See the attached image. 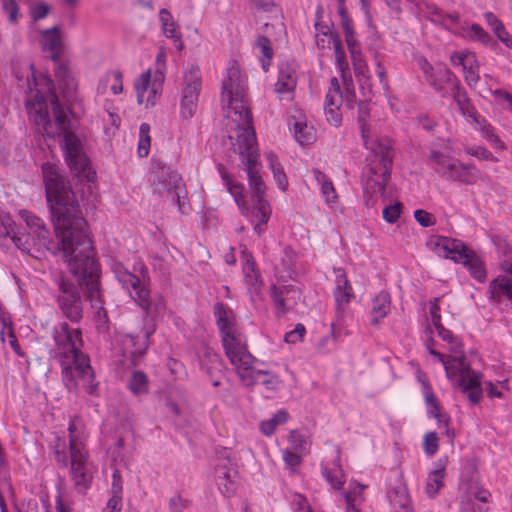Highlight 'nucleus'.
<instances>
[{
	"label": "nucleus",
	"instance_id": "1",
	"mask_svg": "<svg viewBox=\"0 0 512 512\" xmlns=\"http://www.w3.org/2000/svg\"><path fill=\"white\" fill-rule=\"evenodd\" d=\"M14 75L18 86L24 88L25 108L38 132L53 140L62 136L60 146L72 175L79 181L93 183L96 172L91 168L81 140L70 130L71 123L67 115L69 104L61 103L53 79L46 74L37 77L33 63L14 68Z\"/></svg>",
	"mask_w": 512,
	"mask_h": 512
},
{
	"label": "nucleus",
	"instance_id": "2",
	"mask_svg": "<svg viewBox=\"0 0 512 512\" xmlns=\"http://www.w3.org/2000/svg\"><path fill=\"white\" fill-rule=\"evenodd\" d=\"M46 202L54 226L55 236L67 259L94 250L88 225L80 204L67 177L50 162L41 165Z\"/></svg>",
	"mask_w": 512,
	"mask_h": 512
},
{
	"label": "nucleus",
	"instance_id": "3",
	"mask_svg": "<svg viewBox=\"0 0 512 512\" xmlns=\"http://www.w3.org/2000/svg\"><path fill=\"white\" fill-rule=\"evenodd\" d=\"M95 250L68 259L69 271L78 276L85 287V296L94 310L93 322L98 334L104 339L110 337V320L105 309V300L101 288L100 264L95 257Z\"/></svg>",
	"mask_w": 512,
	"mask_h": 512
},
{
	"label": "nucleus",
	"instance_id": "4",
	"mask_svg": "<svg viewBox=\"0 0 512 512\" xmlns=\"http://www.w3.org/2000/svg\"><path fill=\"white\" fill-rule=\"evenodd\" d=\"M138 272L139 275L131 273L121 263H116L113 266L115 278L143 309L146 316L151 319L162 316L166 310L165 300L158 293L151 294L147 288L149 283L148 268L140 263Z\"/></svg>",
	"mask_w": 512,
	"mask_h": 512
},
{
	"label": "nucleus",
	"instance_id": "5",
	"mask_svg": "<svg viewBox=\"0 0 512 512\" xmlns=\"http://www.w3.org/2000/svg\"><path fill=\"white\" fill-rule=\"evenodd\" d=\"M53 338L56 345V357L59 359L62 378L69 391H75L78 387L75 381L73 365L85 363L88 358L81 350L83 346L82 331L79 328H71L67 322L59 323L53 330Z\"/></svg>",
	"mask_w": 512,
	"mask_h": 512
},
{
	"label": "nucleus",
	"instance_id": "6",
	"mask_svg": "<svg viewBox=\"0 0 512 512\" xmlns=\"http://www.w3.org/2000/svg\"><path fill=\"white\" fill-rule=\"evenodd\" d=\"M222 103L224 116L235 123L237 132L247 126H253L244 81L241 78L240 69L236 65L227 69V75L222 85Z\"/></svg>",
	"mask_w": 512,
	"mask_h": 512
},
{
	"label": "nucleus",
	"instance_id": "7",
	"mask_svg": "<svg viewBox=\"0 0 512 512\" xmlns=\"http://www.w3.org/2000/svg\"><path fill=\"white\" fill-rule=\"evenodd\" d=\"M75 277L76 281L63 274L56 276L53 279L56 287L53 297L62 317L72 324H79L84 318L87 298L84 285L78 276Z\"/></svg>",
	"mask_w": 512,
	"mask_h": 512
},
{
	"label": "nucleus",
	"instance_id": "8",
	"mask_svg": "<svg viewBox=\"0 0 512 512\" xmlns=\"http://www.w3.org/2000/svg\"><path fill=\"white\" fill-rule=\"evenodd\" d=\"M236 145L239 150L241 163L246 167L248 185L252 199L264 198L266 185L260 174L256 134L253 126H247L237 132Z\"/></svg>",
	"mask_w": 512,
	"mask_h": 512
},
{
	"label": "nucleus",
	"instance_id": "9",
	"mask_svg": "<svg viewBox=\"0 0 512 512\" xmlns=\"http://www.w3.org/2000/svg\"><path fill=\"white\" fill-rule=\"evenodd\" d=\"M213 313L227 357L233 365L249 369L252 355L245 350L234 334L235 314L233 310L226 304L217 302L214 305Z\"/></svg>",
	"mask_w": 512,
	"mask_h": 512
},
{
	"label": "nucleus",
	"instance_id": "10",
	"mask_svg": "<svg viewBox=\"0 0 512 512\" xmlns=\"http://www.w3.org/2000/svg\"><path fill=\"white\" fill-rule=\"evenodd\" d=\"M435 246L438 248V253L444 258L463 264L474 279L479 282L486 280L487 275L483 261L461 240L438 236Z\"/></svg>",
	"mask_w": 512,
	"mask_h": 512
},
{
	"label": "nucleus",
	"instance_id": "11",
	"mask_svg": "<svg viewBox=\"0 0 512 512\" xmlns=\"http://www.w3.org/2000/svg\"><path fill=\"white\" fill-rule=\"evenodd\" d=\"M379 149L374 160L366 167L363 189L365 194L383 196L391 176L393 150L390 146H382V144L379 145Z\"/></svg>",
	"mask_w": 512,
	"mask_h": 512
},
{
	"label": "nucleus",
	"instance_id": "12",
	"mask_svg": "<svg viewBox=\"0 0 512 512\" xmlns=\"http://www.w3.org/2000/svg\"><path fill=\"white\" fill-rule=\"evenodd\" d=\"M202 88L201 71L198 65H190L183 75V89L180 102L182 118H191L196 111L198 98Z\"/></svg>",
	"mask_w": 512,
	"mask_h": 512
},
{
	"label": "nucleus",
	"instance_id": "13",
	"mask_svg": "<svg viewBox=\"0 0 512 512\" xmlns=\"http://www.w3.org/2000/svg\"><path fill=\"white\" fill-rule=\"evenodd\" d=\"M51 59L55 64L54 75L57 81V89L65 104H72L77 101L78 84L69 69L67 63L61 61L63 50H49Z\"/></svg>",
	"mask_w": 512,
	"mask_h": 512
},
{
	"label": "nucleus",
	"instance_id": "14",
	"mask_svg": "<svg viewBox=\"0 0 512 512\" xmlns=\"http://www.w3.org/2000/svg\"><path fill=\"white\" fill-rule=\"evenodd\" d=\"M423 71L429 85L440 94L441 97H447L451 93L446 89V85H450L451 91H453V89L456 88V82H460L457 76L445 66L434 69L432 65L425 62Z\"/></svg>",
	"mask_w": 512,
	"mask_h": 512
},
{
	"label": "nucleus",
	"instance_id": "15",
	"mask_svg": "<svg viewBox=\"0 0 512 512\" xmlns=\"http://www.w3.org/2000/svg\"><path fill=\"white\" fill-rule=\"evenodd\" d=\"M155 169L153 185L155 191L160 195H163L165 192L170 194L176 189H179L180 186H183L180 174L167 165L158 164Z\"/></svg>",
	"mask_w": 512,
	"mask_h": 512
},
{
	"label": "nucleus",
	"instance_id": "16",
	"mask_svg": "<svg viewBox=\"0 0 512 512\" xmlns=\"http://www.w3.org/2000/svg\"><path fill=\"white\" fill-rule=\"evenodd\" d=\"M25 222L27 226L33 231V233L37 235L39 240H41L42 244L46 246V248L49 251L53 252L54 254L61 252L64 261L69 266V261L65 256L64 250L62 248L55 247V245L58 244L59 239H57L56 241L50 239V231L46 227L43 219L31 213H27V215L25 216ZM56 238L58 237L56 236Z\"/></svg>",
	"mask_w": 512,
	"mask_h": 512
},
{
	"label": "nucleus",
	"instance_id": "17",
	"mask_svg": "<svg viewBox=\"0 0 512 512\" xmlns=\"http://www.w3.org/2000/svg\"><path fill=\"white\" fill-rule=\"evenodd\" d=\"M215 473L216 483L221 494L225 497L234 495L237 489L235 478L238 475V471L230 465V461L223 460L218 463L215 468Z\"/></svg>",
	"mask_w": 512,
	"mask_h": 512
},
{
	"label": "nucleus",
	"instance_id": "18",
	"mask_svg": "<svg viewBox=\"0 0 512 512\" xmlns=\"http://www.w3.org/2000/svg\"><path fill=\"white\" fill-rule=\"evenodd\" d=\"M335 282L336 286L333 291V296L336 302L337 314L341 316L344 314L347 305L351 302L355 295L344 271L340 269L338 270Z\"/></svg>",
	"mask_w": 512,
	"mask_h": 512
},
{
	"label": "nucleus",
	"instance_id": "19",
	"mask_svg": "<svg viewBox=\"0 0 512 512\" xmlns=\"http://www.w3.org/2000/svg\"><path fill=\"white\" fill-rule=\"evenodd\" d=\"M154 332V328H146L137 334H128L127 338L133 347L130 351V361L134 366L139 365L141 358L145 355L149 347V338Z\"/></svg>",
	"mask_w": 512,
	"mask_h": 512
},
{
	"label": "nucleus",
	"instance_id": "20",
	"mask_svg": "<svg viewBox=\"0 0 512 512\" xmlns=\"http://www.w3.org/2000/svg\"><path fill=\"white\" fill-rule=\"evenodd\" d=\"M479 170L473 164H463L458 160L450 166L446 180L472 185L479 179Z\"/></svg>",
	"mask_w": 512,
	"mask_h": 512
},
{
	"label": "nucleus",
	"instance_id": "21",
	"mask_svg": "<svg viewBox=\"0 0 512 512\" xmlns=\"http://www.w3.org/2000/svg\"><path fill=\"white\" fill-rule=\"evenodd\" d=\"M450 95L457 104L461 114L464 117L471 119L473 122L479 124V114L472 104L467 92L461 86L460 82H456V88L451 91Z\"/></svg>",
	"mask_w": 512,
	"mask_h": 512
},
{
	"label": "nucleus",
	"instance_id": "22",
	"mask_svg": "<svg viewBox=\"0 0 512 512\" xmlns=\"http://www.w3.org/2000/svg\"><path fill=\"white\" fill-rule=\"evenodd\" d=\"M75 379L80 378L84 381L85 391L91 396L97 395L98 382H95V373L90 365L89 357L85 359V363H77L73 365ZM77 382V380H75Z\"/></svg>",
	"mask_w": 512,
	"mask_h": 512
},
{
	"label": "nucleus",
	"instance_id": "23",
	"mask_svg": "<svg viewBox=\"0 0 512 512\" xmlns=\"http://www.w3.org/2000/svg\"><path fill=\"white\" fill-rule=\"evenodd\" d=\"M488 291L490 298L498 303L502 302L503 298L512 301V279L507 275H499L490 282Z\"/></svg>",
	"mask_w": 512,
	"mask_h": 512
},
{
	"label": "nucleus",
	"instance_id": "24",
	"mask_svg": "<svg viewBox=\"0 0 512 512\" xmlns=\"http://www.w3.org/2000/svg\"><path fill=\"white\" fill-rule=\"evenodd\" d=\"M241 259L244 262L243 273L248 285L253 287H260L262 285L260 273L252 253L248 251L247 248L242 250Z\"/></svg>",
	"mask_w": 512,
	"mask_h": 512
},
{
	"label": "nucleus",
	"instance_id": "25",
	"mask_svg": "<svg viewBox=\"0 0 512 512\" xmlns=\"http://www.w3.org/2000/svg\"><path fill=\"white\" fill-rule=\"evenodd\" d=\"M253 359L254 358L252 357V359L250 361L249 369H245L244 367H242L245 371L248 372V375L247 376L242 375V378L243 379L248 378L250 380L249 382H247V385L261 383L267 389L275 390L279 383L278 377L270 374L268 371L252 369L251 364H252ZM237 367L240 368L239 366H237Z\"/></svg>",
	"mask_w": 512,
	"mask_h": 512
},
{
	"label": "nucleus",
	"instance_id": "26",
	"mask_svg": "<svg viewBox=\"0 0 512 512\" xmlns=\"http://www.w3.org/2000/svg\"><path fill=\"white\" fill-rule=\"evenodd\" d=\"M391 299L390 295L386 291H380L372 301V314L373 317L370 324L377 326L379 322L385 318L390 312Z\"/></svg>",
	"mask_w": 512,
	"mask_h": 512
},
{
	"label": "nucleus",
	"instance_id": "27",
	"mask_svg": "<svg viewBox=\"0 0 512 512\" xmlns=\"http://www.w3.org/2000/svg\"><path fill=\"white\" fill-rule=\"evenodd\" d=\"M388 498L397 512H412L411 500L405 486L399 485L391 489Z\"/></svg>",
	"mask_w": 512,
	"mask_h": 512
},
{
	"label": "nucleus",
	"instance_id": "28",
	"mask_svg": "<svg viewBox=\"0 0 512 512\" xmlns=\"http://www.w3.org/2000/svg\"><path fill=\"white\" fill-rule=\"evenodd\" d=\"M71 475L74 485L79 493H85L90 487L92 475L87 464H72Z\"/></svg>",
	"mask_w": 512,
	"mask_h": 512
},
{
	"label": "nucleus",
	"instance_id": "29",
	"mask_svg": "<svg viewBox=\"0 0 512 512\" xmlns=\"http://www.w3.org/2000/svg\"><path fill=\"white\" fill-rule=\"evenodd\" d=\"M253 206L249 207V211L246 217L250 216L252 223L261 222L267 223L271 216V206L269 202L264 198L252 199Z\"/></svg>",
	"mask_w": 512,
	"mask_h": 512
},
{
	"label": "nucleus",
	"instance_id": "30",
	"mask_svg": "<svg viewBox=\"0 0 512 512\" xmlns=\"http://www.w3.org/2000/svg\"><path fill=\"white\" fill-rule=\"evenodd\" d=\"M291 292H296V288L293 285L277 286L276 284H272L270 286V297L272 298L276 309L281 315H284L288 312V308L285 302V295H288Z\"/></svg>",
	"mask_w": 512,
	"mask_h": 512
},
{
	"label": "nucleus",
	"instance_id": "31",
	"mask_svg": "<svg viewBox=\"0 0 512 512\" xmlns=\"http://www.w3.org/2000/svg\"><path fill=\"white\" fill-rule=\"evenodd\" d=\"M150 381L148 376L140 370H134L128 380V388L135 396L146 395L149 393Z\"/></svg>",
	"mask_w": 512,
	"mask_h": 512
},
{
	"label": "nucleus",
	"instance_id": "32",
	"mask_svg": "<svg viewBox=\"0 0 512 512\" xmlns=\"http://www.w3.org/2000/svg\"><path fill=\"white\" fill-rule=\"evenodd\" d=\"M201 370L204 371L209 378L214 377V372H221L222 360L220 356L210 348H206L203 358L200 361Z\"/></svg>",
	"mask_w": 512,
	"mask_h": 512
},
{
	"label": "nucleus",
	"instance_id": "33",
	"mask_svg": "<svg viewBox=\"0 0 512 512\" xmlns=\"http://www.w3.org/2000/svg\"><path fill=\"white\" fill-rule=\"evenodd\" d=\"M312 174L318 184L321 185V193L327 203H334L337 199V194L332 181L329 177L320 171L318 168L312 169Z\"/></svg>",
	"mask_w": 512,
	"mask_h": 512
},
{
	"label": "nucleus",
	"instance_id": "34",
	"mask_svg": "<svg viewBox=\"0 0 512 512\" xmlns=\"http://www.w3.org/2000/svg\"><path fill=\"white\" fill-rule=\"evenodd\" d=\"M42 45L45 51L48 50H63V42L58 26L42 30Z\"/></svg>",
	"mask_w": 512,
	"mask_h": 512
},
{
	"label": "nucleus",
	"instance_id": "35",
	"mask_svg": "<svg viewBox=\"0 0 512 512\" xmlns=\"http://www.w3.org/2000/svg\"><path fill=\"white\" fill-rule=\"evenodd\" d=\"M444 470L445 466L443 464H439L438 468L429 474L426 484V492L430 498L435 497L441 487H443Z\"/></svg>",
	"mask_w": 512,
	"mask_h": 512
},
{
	"label": "nucleus",
	"instance_id": "36",
	"mask_svg": "<svg viewBox=\"0 0 512 512\" xmlns=\"http://www.w3.org/2000/svg\"><path fill=\"white\" fill-rule=\"evenodd\" d=\"M430 160L437 165L435 172L444 179L449 175V168L454 166L455 161L450 156L436 150L431 151Z\"/></svg>",
	"mask_w": 512,
	"mask_h": 512
},
{
	"label": "nucleus",
	"instance_id": "37",
	"mask_svg": "<svg viewBox=\"0 0 512 512\" xmlns=\"http://www.w3.org/2000/svg\"><path fill=\"white\" fill-rule=\"evenodd\" d=\"M229 193L233 196L237 206L239 207L242 215H247L249 211V205L245 201L244 197V185L239 182H234L233 179L229 180L225 184Z\"/></svg>",
	"mask_w": 512,
	"mask_h": 512
},
{
	"label": "nucleus",
	"instance_id": "38",
	"mask_svg": "<svg viewBox=\"0 0 512 512\" xmlns=\"http://www.w3.org/2000/svg\"><path fill=\"white\" fill-rule=\"evenodd\" d=\"M288 417V412L286 410H278L270 419L264 420L260 423L261 432L266 436L272 435L275 432L278 425L287 422Z\"/></svg>",
	"mask_w": 512,
	"mask_h": 512
},
{
	"label": "nucleus",
	"instance_id": "39",
	"mask_svg": "<svg viewBox=\"0 0 512 512\" xmlns=\"http://www.w3.org/2000/svg\"><path fill=\"white\" fill-rule=\"evenodd\" d=\"M267 159L269 162V168L272 171L273 178L276 181L278 188L282 191H286L288 180L281 164L278 162L276 155L269 153L267 155Z\"/></svg>",
	"mask_w": 512,
	"mask_h": 512
},
{
	"label": "nucleus",
	"instance_id": "40",
	"mask_svg": "<svg viewBox=\"0 0 512 512\" xmlns=\"http://www.w3.org/2000/svg\"><path fill=\"white\" fill-rule=\"evenodd\" d=\"M294 136L301 145L311 144L315 140V130L306 123L295 121L293 124Z\"/></svg>",
	"mask_w": 512,
	"mask_h": 512
},
{
	"label": "nucleus",
	"instance_id": "41",
	"mask_svg": "<svg viewBox=\"0 0 512 512\" xmlns=\"http://www.w3.org/2000/svg\"><path fill=\"white\" fill-rule=\"evenodd\" d=\"M296 86L295 76L288 70L281 69L279 72L277 83L275 84V91L283 94L291 92Z\"/></svg>",
	"mask_w": 512,
	"mask_h": 512
},
{
	"label": "nucleus",
	"instance_id": "42",
	"mask_svg": "<svg viewBox=\"0 0 512 512\" xmlns=\"http://www.w3.org/2000/svg\"><path fill=\"white\" fill-rule=\"evenodd\" d=\"M150 125L148 123H142L139 128V143H138V155L140 157H147L151 145L150 139Z\"/></svg>",
	"mask_w": 512,
	"mask_h": 512
},
{
	"label": "nucleus",
	"instance_id": "43",
	"mask_svg": "<svg viewBox=\"0 0 512 512\" xmlns=\"http://www.w3.org/2000/svg\"><path fill=\"white\" fill-rule=\"evenodd\" d=\"M160 21L162 24L163 33L167 38L173 40H179V36L176 33V29L174 26V22L172 21V16L167 9H161L159 12Z\"/></svg>",
	"mask_w": 512,
	"mask_h": 512
},
{
	"label": "nucleus",
	"instance_id": "44",
	"mask_svg": "<svg viewBox=\"0 0 512 512\" xmlns=\"http://www.w3.org/2000/svg\"><path fill=\"white\" fill-rule=\"evenodd\" d=\"M151 74L150 71L142 73L135 81L134 87L137 94L138 104H144V96L150 87Z\"/></svg>",
	"mask_w": 512,
	"mask_h": 512
},
{
	"label": "nucleus",
	"instance_id": "45",
	"mask_svg": "<svg viewBox=\"0 0 512 512\" xmlns=\"http://www.w3.org/2000/svg\"><path fill=\"white\" fill-rule=\"evenodd\" d=\"M70 458L72 464H87L88 455L83 451L82 443L79 440H69Z\"/></svg>",
	"mask_w": 512,
	"mask_h": 512
},
{
	"label": "nucleus",
	"instance_id": "46",
	"mask_svg": "<svg viewBox=\"0 0 512 512\" xmlns=\"http://www.w3.org/2000/svg\"><path fill=\"white\" fill-rule=\"evenodd\" d=\"M481 376L479 372H475L466 377L462 375L458 380V386L461 387L463 393H466L469 389L482 388Z\"/></svg>",
	"mask_w": 512,
	"mask_h": 512
},
{
	"label": "nucleus",
	"instance_id": "47",
	"mask_svg": "<svg viewBox=\"0 0 512 512\" xmlns=\"http://www.w3.org/2000/svg\"><path fill=\"white\" fill-rule=\"evenodd\" d=\"M164 80L163 73L157 71L155 74V82L153 83L152 87L148 89V95L147 97L144 96V103L146 108L152 107L156 103V99L158 96V89L162 86V82Z\"/></svg>",
	"mask_w": 512,
	"mask_h": 512
},
{
	"label": "nucleus",
	"instance_id": "48",
	"mask_svg": "<svg viewBox=\"0 0 512 512\" xmlns=\"http://www.w3.org/2000/svg\"><path fill=\"white\" fill-rule=\"evenodd\" d=\"M12 226H15L14 222L9 224V229H7V231H6V236L11 238V240L13 241V243L15 244V246L17 248H19L22 251L29 252L30 251L29 244H28L29 235H26V234L18 235V233H16L14 231V228Z\"/></svg>",
	"mask_w": 512,
	"mask_h": 512
},
{
	"label": "nucleus",
	"instance_id": "49",
	"mask_svg": "<svg viewBox=\"0 0 512 512\" xmlns=\"http://www.w3.org/2000/svg\"><path fill=\"white\" fill-rule=\"evenodd\" d=\"M438 441L439 437L436 432L431 431L426 433L423 441L424 452L429 456L436 454L439 449Z\"/></svg>",
	"mask_w": 512,
	"mask_h": 512
},
{
	"label": "nucleus",
	"instance_id": "50",
	"mask_svg": "<svg viewBox=\"0 0 512 512\" xmlns=\"http://www.w3.org/2000/svg\"><path fill=\"white\" fill-rule=\"evenodd\" d=\"M370 115L369 103L366 101H361L358 103V123L360 124V129L362 133V137H366L367 131V121Z\"/></svg>",
	"mask_w": 512,
	"mask_h": 512
},
{
	"label": "nucleus",
	"instance_id": "51",
	"mask_svg": "<svg viewBox=\"0 0 512 512\" xmlns=\"http://www.w3.org/2000/svg\"><path fill=\"white\" fill-rule=\"evenodd\" d=\"M402 213V204L400 202H396L393 205H388L383 209L382 215L383 219L390 223L394 224L399 219Z\"/></svg>",
	"mask_w": 512,
	"mask_h": 512
},
{
	"label": "nucleus",
	"instance_id": "52",
	"mask_svg": "<svg viewBox=\"0 0 512 512\" xmlns=\"http://www.w3.org/2000/svg\"><path fill=\"white\" fill-rule=\"evenodd\" d=\"M463 70L465 73L466 83L468 84L469 87L475 88L480 79L478 61L476 60V63L470 62L467 65V68H463Z\"/></svg>",
	"mask_w": 512,
	"mask_h": 512
},
{
	"label": "nucleus",
	"instance_id": "53",
	"mask_svg": "<svg viewBox=\"0 0 512 512\" xmlns=\"http://www.w3.org/2000/svg\"><path fill=\"white\" fill-rule=\"evenodd\" d=\"M170 195H172V201L177 205L179 212L182 214L188 213L187 206L189 205L186 200V191L184 189V185L170 193Z\"/></svg>",
	"mask_w": 512,
	"mask_h": 512
},
{
	"label": "nucleus",
	"instance_id": "54",
	"mask_svg": "<svg viewBox=\"0 0 512 512\" xmlns=\"http://www.w3.org/2000/svg\"><path fill=\"white\" fill-rule=\"evenodd\" d=\"M306 328L302 323L296 324L295 328L285 334L284 340L288 344H295L303 340Z\"/></svg>",
	"mask_w": 512,
	"mask_h": 512
},
{
	"label": "nucleus",
	"instance_id": "55",
	"mask_svg": "<svg viewBox=\"0 0 512 512\" xmlns=\"http://www.w3.org/2000/svg\"><path fill=\"white\" fill-rule=\"evenodd\" d=\"M322 475L334 489L339 490L342 488L344 480L342 479L343 473L341 470L338 471V474H332L330 469L324 467L322 470Z\"/></svg>",
	"mask_w": 512,
	"mask_h": 512
},
{
	"label": "nucleus",
	"instance_id": "56",
	"mask_svg": "<svg viewBox=\"0 0 512 512\" xmlns=\"http://www.w3.org/2000/svg\"><path fill=\"white\" fill-rule=\"evenodd\" d=\"M414 218L415 220L421 225L422 227H430L435 224V218L434 216L422 209H417L414 211Z\"/></svg>",
	"mask_w": 512,
	"mask_h": 512
},
{
	"label": "nucleus",
	"instance_id": "57",
	"mask_svg": "<svg viewBox=\"0 0 512 512\" xmlns=\"http://www.w3.org/2000/svg\"><path fill=\"white\" fill-rule=\"evenodd\" d=\"M256 46L260 49V51L262 52L263 56L267 60H271L272 59V57H273V49H272L271 41H270V39L268 37H266L264 35H260L257 38Z\"/></svg>",
	"mask_w": 512,
	"mask_h": 512
},
{
	"label": "nucleus",
	"instance_id": "58",
	"mask_svg": "<svg viewBox=\"0 0 512 512\" xmlns=\"http://www.w3.org/2000/svg\"><path fill=\"white\" fill-rule=\"evenodd\" d=\"M2 8L8 14L9 21L16 23L18 20V5L15 0H2Z\"/></svg>",
	"mask_w": 512,
	"mask_h": 512
},
{
	"label": "nucleus",
	"instance_id": "59",
	"mask_svg": "<svg viewBox=\"0 0 512 512\" xmlns=\"http://www.w3.org/2000/svg\"><path fill=\"white\" fill-rule=\"evenodd\" d=\"M451 62L453 65H461L463 68H467V65L470 62L476 63V56L475 54L472 53H455L454 55L451 56Z\"/></svg>",
	"mask_w": 512,
	"mask_h": 512
},
{
	"label": "nucleus",
	"instance_id": "60",
	"mask_svg": "<svg viewBox=\"0 0 512 512\" xmlns=\"http://www.w3.org/2000/svg\"><path fill=\"white\" fill-rule=\"evenodd\" d=\"M467 153L481 160H496L493 154L488 149L481 146L469 148L467 150Z\"/></svg>",
	"mask_w": 512,
	"mask_h": 512
},
{
	"label": "nucleus",
	"instance_id": "61",
	"mask_svg": "<svg viewBox=\"0 0 512 512\" xmlns=\"http://www.w3.org/2000/svg\"><path fill=\"white\" fill-rule=\"evenodd\" d=\"M324 109H325L327 121L332 126H335V127L339 126L342 121L341 115L338 112L339 107H334V108L333 107H330V108L324 107Z\"/></svg>",
	"mask_w": 512,
	"mask_h": 512
},
{
	"label": "nucleus",
	"instance_id": "62",
	"mask_svg": "<svg viewBox=\"0 0 512 512\" xmlns=\"http://www.w3.org/2000/svg\"><path fill=\"white\" fill-rule=\"evenodd\" d=\"M283 459L285 463L291 468L299 466L302 461L301 456L299 454L290 450H285L283 452Z\"/></svg>",
	"mask_w": 512,
	"mask_h": 512
},
{
	"label": "nucleus",
	"instance_id": "63",
	"mask_svg": "<svg viewBox=\"0 0 512 512\" xmlns=\"http://www.w3.org/2000/svg\"><path fill=\"white\" fill-rule=\"evenodd\" d=\"M485 19L491 26L494 33H503V23L492 12H487L485 14Z\"/></svg>",
	"mask_w": 512,
	"mask_h": 512
},
{
	"label": "nucleus",
	"instance_id": "64",
	"mask_svg": "<svg viewBox=\"0 0 512 512\" xmlns=\"http://www.w3.org/2000/svg\"><path fill=\"white\" fill-rule=\"evenodd\" d=\"M121 502L122 496L112 495V497L108 500L106 508L103 512H121Z\"/></svg>",
	"mask_w": 512,
	"mask_h": 512
}]
</instances>
